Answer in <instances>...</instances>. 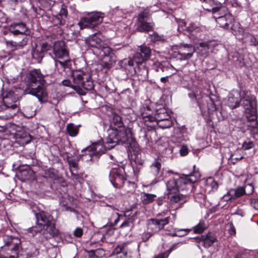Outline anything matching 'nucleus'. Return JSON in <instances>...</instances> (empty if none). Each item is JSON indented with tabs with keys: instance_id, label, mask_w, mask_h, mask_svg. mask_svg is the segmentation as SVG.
<instances>
[{
	"instance_id": "nucleus-28",
	"label": "nucleus",
	"mask_w": 258,
	"mask_h": 258,
	"mask_svg": "<svg viewBox=\"0 0 258 258\" xmlns=\"http://www.w3.org/2000/svg\"><path fill=\"white\" fill-rule=\"evenodd\" d=\"M203 245L205 247H209L217 241L215 236L211 233H208L205 235H202Z\"/></svg>"
},
{
	"instance_id": "nucleus-18",
	"label": "nucleus",
	"mask_w": 258,
	"mask_h": 258,
	"mask_svg": "<svg viewBox=\"0 0 258 258\" xmlns=\"http://www.w3.org/2000/svg\"><path fill=\"white\" fill-rule=\"evenodd\" d=\"M66 47L64 41H55L54 42L53 47V52L55 57L60 59L68 58L69 52Z\"/></svg>"
},
{
	"instance_id": "nucleus-20",
	"label": "nucleus",
	"mask_w": 258,
	"mask_h": 258,
	"mask_svg": "<svg viewBox=\"0 0 258 258\" xmlns=\"http://www.w3.org/2000/svg\"><path fill=\"white\" fill-rule=\"evenodd\" d=\"M151 49L146 46L142 45L139 51L135 54V60L137 64H141L148 59L151 56Z\"/></svg>"
},
{
	"instance_id": "nucleus-35",
	"label": "nucleus",
	"mask_w": 258,
	"mask_h": 258,
	"mask_svg": "<svg viewBox=\"0 0 258 258\" xmlns=\"http://www.w3.org/2000/svg\"><path fill=\"white\" fill-rule=\"evenodd\" d=\"M205 45H207L206 42H202L200 44L199 53L201 56H202L203 57H206L209 55V52L210 51H211V50L209 49L208 46Z\"/></svg>"
},
{
	"instance_id": "nucleus-4",
	"label": "nucleus",
	"mask_w": 258,
	"mask_h": 258,
	"mask_svg": "<svg viewBox=\"0 0 258 258\" xmlns=\"http://www.w3.org/2000/svg\"><path fill=\"white\" fill-rule=\"evenodd\" d=\"M200 177L199 172L191 173L185 177H180L178 179H171L168 181H174L175 187L179 191H182L185 196L191 191L194 187V183L197 182Z\"/></svg>"
},
{
	"instance_id": "nucleus-53",
	"label": "nucleus",
	"mask_w": 258,
	"mask_h": 258,
	"mask_svg": "<svg viewBox=\"0 0 258 258\" xmlns=\"http://www.w3.org/2000/svg\"><path fill=\"white\" fill-rule=\"evenodd\" d=\"M253 143L250 141H245L242 144V148L245 150H248L252 148L253 147Z\"/></svg>"
},
{
	"instance_id": "nucleus-12",
	"label": "nucleus",
	"mask_w": 258,
	"mask_h": 258,
	"mask_svg": "<svg viewBox=\"0 0 258 258\" xmlns=\"http://www.w3.org/2000/svg\"><path fill=\"white\" fill-rule=\"evenodd\" d=\"M142 116L144 121L147 123L148 121L153 122L156 121L157 122L164 120L170 119V116L165 108H160L157 109L154 116L151 115H147L143 112Z\"/></svg>"
},
{
	"instance_id": "nucleus-41",
	"label": "nucleus",
	"mask_w": 258,
	"mask_h": 258,
	"mask_svg": "<svg viewBox=\"0 0 258 258\" xmlns=\"http://www.w3.org/2000/svg\"><path fill=\"white\" fill-rule=\"evenodd\" d=\"M157 124L160 128H167L171 126L172 124V121L170 119L162 120L157 122Z\"/></svg>"
},
{
	"instance_id": "nucleus-42",
	"label": "nucleus",
	"mask_w": 258,
	"mask_h": 258,
	"mask_svg": "<svg viewBox=\"0 0 258 258\" xmlns=\"http://www.w3.org/2000/svg\"><path fill=\"white\" fill-rule=\"evenodd\" d=\"M52 22L54 25L59 26L64 25L66 21L63 18L59 17V16L56 15L52 17Z\"/></svg>"
},
{
	"instance_id": "nucleus-43",
	"label": "nucleus",
	"mask_w": 258,
	"mask_h": 258,
	"mask_svg": "<svg viewBox=\"0 0 258 258\" xmlns=\"http://www.w3.org/2000/svg\"><path fill=\"white\" fill-rule=\"evenodd\" d=\"M6 43L7 47L11 49L13 51L20 49L19 47L18 46V43L16 41H14L12 40H6Z\"/></svg>"
},
{
	"instance_id": "nucleus-60",
	"label": "nucleus",
	"mask_w": 258,
	"mask_h": 258,
	"mask_svg": "<svg viewBox=\"0 0 258 258\" xmlns=\"http://www.w3.org/2000/svg\"><path fill=\"white\" fill-rule=\"evenodd\" d=\"M62 84L63 86L70 87L73 88V80L71 81L69 80H64L62 81Z\"/></svg>"
},
{
	"instance_id": "nucleus-38",
	"label": "nucleus",
	"mask_w": 258,
	"mask_h": 258,
	"mask_svg": "<svg viewBox=\"0 0 258 258\" xmlns=\"http://www.w3.org/2000/svg\"><path fill=\"white\" fill-rule=\"evenodd\" d=\"M28 35H21L20 37V40L17 41L18 45V46L19 47L20 49H22L27 45L29 41Z\"/></svg>"
},
{
	"instance_id": "nucleus-14",
	"label": "nucleus",
	"mask_w": 258,
	"mask_h": 258,
	"mask_svg": "<svg viewBox=\"0 0 258 258\" xmlns=\"http://www.w3.org/2000/svg\"><path fill=\"white\" fill-rule=\"evenodd\" d=\"M104 147L101 143H94L82 150V152H84V154L82 155H89L91 158L90 160H92L94 157L98 158L104 153Z\"/></svg>"
},
{
	"instance_id": "nucleus-24",
	"label": "nucleus",
	"mask_w": 258,
	"mask_h": 258,
	"mask_svg": "<svg viewBox=\"0 0 258 258\" xmlns=\"http://www.w3.org/2000/svg\"><path fill=\"white\" fill-rule=\"evenodd\" d=\"M109 128L117 130L124 126L121 117L114 112L109 115Z\"/></svg>"
},
{
	"instance_id": "nucleus-52",
	"label": "nucleus",
	"mask_w": 258,
	"mask_h": 258,
	"mask_svg": "<svg viewBox=\"0 0 258 258\" xmlns=\"http://www.w3.org/2000/svg\"><path fill=\"white\" fill-rule=\"evenodd\" d=\"M244 189H245V191H246L245 194L249 195L253 192L254 187L252 184H247L245 185Z\"/></svg>"
},
{
	"instance_id": "nucleus-16",
	"label": "nucleus",
	"mask_w": 258,
	"mask_h": 258,
	"mask_svg": "<svg viewBox=\"0 0 258 258\" xmlns=\"http://www.w3.org/2000/svg\"><path fill=\"white\" fill-rule=\"evenodd\" d=\"M177 54L180 60L190 58L195 52V47L191 44H180L177 46Z\"/></svg>"
},
{
	"instance_id": "nucleus-56",
	"label": "nucleus",
	"mask_w": 258,
	"mask_h": 258,
	"mask_svg": "<svg viewBox=\"0 0 258 258\" xmlns=\"http://www.w3.org/2000/svg\"><path fill=\"white\" fill-rule=\"evenodd\" d=\"M64 60L63 61L58 60L57 63L60 64L64 69L68 67V63L70 62L69 57L68 56V58H65Z\"/></svg>"
},
{
	"instance_id": "nucleus-6",
	"label": "nucleus",
	"mask_w": 258,
	"mask_h": 258,
	"mask_svg": "<svg viewBox=\"0 0 258 258\" xmlns=\"http://www.w3.org/2000/svg\"><path fill=\"white\" fill-rule=\"evenodd\" d=\"M35 216L36 218L37 226L30 227L28 230V232L31 233L33 236L40 232L41 231V228L42 227L55 222L51 214L44 211H40L38 213H36Z\"/></svg>"
},
{
	"instance_id": "nucleus-48",
	"label": "nucleus",
	"mask_w": 258,
	"mask_h": 258,
	"mask_svg": "<svg viewBox=\"0 0 258 258\" xmlns=\"http://www.w3.org/2000/svg\"><path fill=\"white\" fill-rule=\"evenodd\" d=\"M135 220L133 219H126L119 226L120 228L132 227Z\"/></svg>"
},
{
	"instance_id": "nucleus-57",
	"label": "nucleus",
	"mask_w": 258,
	"mask_h": 258,
	"mask_svg": "<svg viewBox=\"0 0 258 258\" xmlns=\"http://www.w3.org/2000/svg\"><path fill=\"white\" fill-rule=\"evenodd\" d=\"M153 235L152 232H151L150 231H148L147 232H145L142 235V239L143 241H147L149 238L151 237V236Z\"/></svg>"
},
{
	"instance_id": "nucleus-61",
	"label": "nucleus",
	"mask_w": 258,
	"mask_h": 258,
	"mask_svg": "<svg viewBox=\"0 0 258 258\" xmlns=\"http://www.w3.org/2000/svg\"><path fill=\"white\" fill-rule=\"evenodd\" d=\"M175 230L178 232H179L180 234H185V235L187 234L190 231V229H189L176 228L175 229Z\"/></svg>"
},
{
	"instance_id": "nucleus-21",
	"label": "nucleus",
	"mask_w": 258,
	"mask_h": 258,
	"mask_svg": "<svg viewBox=\"0 0 258 258\" xmlns=\"http://www.w3.org/2000/svg\"><path fill=\"white\" fill-rule=\"evenodd\" d=\"M10 32L14 35H29L30 31L24 23L14 22L10 25Z\"/></svg>"
},
{
	"instance_id": "nucleus-40",
	"label": "nucleus",
	"mask_w": 258,
	"mask_h": 258,
	"mask_svg": "<svg viewBox=\"0 0 258 258\" xmlns=\"http://www.w3.org/2000/svg\"><path fill=\"white\" fill-rule=\"evenodd\" d=\"M137 214V211L135 210L134 209H131L129 210H126L123 216V217H126L127 219H133L134 220H135V217Z\"/></svg>"
},
{
	"instance_id": "nucleus-64",
	"label": "nucleus",
	"mask_w": 258,
	"mask_h": 258,
	"mask_svg": "<svg viewBox=\"0 0 258 258\" xmlns=\"http://www.w3.org/2000/svg\"><path fill=\"white\" fill-rule=\"evenodd\" d=\"M250 43L251 45L257 46L258 45V39L252 36L250 39Z\"/></svg>"
},
{
	"instance_id": "nucleus-32",
	"label": "nucleus",
	"mask_w": 258,
	"mask_h": 258,
	"mask_svg": "<svg viewBox=\"0 0 258 258\" xmlns=\"http://www.w3.org/2000/svg\"><path fill=\"white\" fill-rule=\"evenodd\" d=\"M148 230L150 231L151 232H152L153 234L158 232L161 230L158 226L157 224L156 223L154 218L151 219L149 220L148 224Z\"/></svg>"
},
{
	"instance_id": "nucleus-9",
	"label": "nucleus",
	"mask_w": 258,
	"mask_h": 258,
	"mask_svg": "<svg viewBox=\"0 0 258 258\" xmlns=\"http://www.w3.org/2000/svg\"><path fill=\"white\" fill-rule=\"evenodd\" d=\"M103 14L100 12H93L83 18L78 23L81 29L93 28L102 22Z\"/></svg>"
},
{
	"instance_id": "nucleus-7",
	"label": "nucleus",
	"mask_w": 258,
	"mask_h": 258,
	"mask_svg": "<svg viewBox=\"0 0 258 258\" xmlns=\"http://www.w3.org/2000/svg\"><path fill=\"white\" fill-rule=\"evenodd\" d=\"M246 92V95L242 97V106L244 109V113L248 120L254 121L257 118L256 102L254 99L250 97Z\"/></svg>"
},
{
	"instance_id": "nucleus-39",
	"label": "nucleus",
	"mask_w": 258,
	"mask_h": 258,
	"mask_svg": "<svg viewBox=\"0 0 258 258\" xmlns=\"http://www.w3.org/2000/svg\"><path fill=\"white\" fill-rule=\"evenodd\" d=\"M3 238L5 245L7 246L14 245V242H16L15 239H19L18 237H13L8 235H4Z\"/></svg>"
},
{
	"instance_id": "nucleus-51",
	"label": "nucleus",
	"mask_w": 258,
	"mask_h": 258,
	"mask_svg": "<svg viewBox=\"0 0 258 258\" xmlns=\"http://www.w3.org/2000/svg\"><path fill=\"white\" fill-rule=\"evenodd\" d=\"M208 183L210 184L213 191H216L218 188V184L217 182L212 178H210L208 180Z\"/></svg>"
},
{
	"instance_id": "nucleus-58",
	"label": "nucleus",
	"mask_w": 258,
	"mask_h": 258,
	"mask_svg": "<svg viewBox=\"0 0 258 258\" xmlns=\"http://www.w3.org/2000/svg\"><path fill=\"white\" fill-rule=\"evenodd\" d=\"M250 205L254 209L258 210V199H251L250 201Z\"/></svg>"
},
{
	"instance_id": "nucleus-17",
	"label": "nucleus",
	"mask_w": 258,
	"mask_h": 258,
	"mask_svg": "<svg viewBox=\"0 0 258 258\" xmlns=\"http://www.w3.org/2000/svg\"><path fill=\"white\" fill-rule=\"evenodd\" d=\"M85 42L88 47L98 50L102 47L104 42L103 36L100 33H96L89 36L85 38Z\"/></svg>"
},
{
	"instance_id": "nucleus-2",
	"label": "nucleus",
	"mask_w": 258,
	"mask_h": 258,
	"mask_svg": "<svg viewBox=\"0 0 258 258\" xmlns=\"http://www.w3.org/2000/svg\"><path fill=\"white\" fill-rule=\"evenodd\" d=\"M71 78L73 79V89L81 95L86 94L82 89L92 90L94 88V84L89 73L81 70L72 71Z\"/></svg>"
},
{
	"instance_id": "nucleus-44",
	"label": "nucleus",
	"mask_w": 258,
	"mask_h": 258,
	"mask_svg": "<svg viewBox=\"0 0 258 258\" xmlns=\"http://www.w3.org/2000/svg\"><path fill=\"white\" fill-rule=\"evenodd\" d=\"M205 225L204 222H200L197 225L194 227V231L195 233L200 234L205 229Z\"/></svg>"
},
{
	"instance_id": "nucleus-15",
	"label": "nucleus",
	"mask_w": 258,
	"mask_h": 258,
	"mask_svg": "<svg viewBox=\"0 0 258 258\" xmlns=\"http://www.w3.org/2000/svg\"><path fill=\"white\" fill-rule=\"evenodd\" d=\"M244 95H246L245 91H232L229 95L227 105L232 109L237 107L239 105L240 101H242V97Z\"/></svg>"
},
{
	"instance_id": "nucleus-10",
	"label": "nucleus",
	"mask_w": 258,
	"mask_h": 258,
	"mask_svg": "<svg viewBox=\"0 0 258 258\" xmlns=\"http://www.w3.org/2000/svg\"><path fill=\"white\" fill-rule=\"evenodd\" d=\"M109 178L112 184L116 187H122L126 180V175L123 167L112 168L109 174Z\"/></svg>"
},
{
	"instance_id": "nucleus-34",
	"label": "nucleus",
	"mask_w": 258,
	"mask_h": 258,
	"mask_svg": "<svg viewBox=\"0 0 258 258\" xmlns=\"http://www.w3.org/2000/svg\"><path fill=\"white\" fill-rule=\"evenodd\" d=\"M66 131L71 137H76L79 132L78 128L73 123H70L67 125Z\"/></svg>"
},
{
	"instance_id": "nucleus-22",
	"label": "nucleus",
	"mask_w": 258,
	"mask_h": 258,
	"mask_svg": "<svg viewBox=\"0 0 258 258\" xmlns=\"http://www.w3.org/2000/svg\"><path fill=\"white\" fill-rule=\"evenodd\" d=\"M42 235L45 239L47 240L58 235L59 231L56 228L55 222L41 228Z\"/></svg>"
},
{
	"instance_id": "nucleus-33",
	"label": "nucleus",
	"mask_w": 258,
	"mask_h": 258,
	"mask_svg": "<svg viewBox=\"0 0 258 258\" xmlns=\"http://www.w3.org/2000/svg\"><path fill=\"white\" fill-rule=\"evenodd\" d=\"M148 230L150 231L151 232H152L153 234L158 232L161 230L158 226L157 224L156 223L154 218L151 219L149 220L148 224Z\"/></svg>"
},
{
	"instance_id": "nucleus-1",
	"label": "nucleus",
	"mask_w": 258,
	"mask_h": 258,
	"mask_svg": "<svg viewBox=\"0 0 258 258\" xmlns=\"http://www.w3.org/2000/svg\"><path fill=\"white\" fill-rule=\"evenodd\" d=\"M44 76L39 69H33L27 74L25 79L26 93L36 97L40 102H46L48 93L43 86Z\"/></svg>"
},
{
	"instance_id": "nucleus-37",
	"label": "nucleus",
	"mask_w": 258,
	"mask_h": 258,
	"mask_svg": "<svg viewBox=\"0 0 258 258\" xmlns=\"http://www.w3.org/2000/svg\"><path fill=\"white\" fill-rule=\"evenodd\" d=\"M55 41H50L48 38L46 41L42 42L39 47L44 52H46L50 50L52 46H53L54 42Z\"/></svg>"
},
{
	"instance_id": "nucleus-13",
	"label": "nucleus",
	"mask_w": 258,
	"mask_h": 258,
	"mask_svg": "<svg viewBox=\"0 0 258 258\" xmlns=\"http://www.w3.org/2000/svg\"><path fill=\"white\" fill-rule=\"evenodd\" d=\"M217 16H215L214 18L216 19L217 23L220 27L228 29L231 27L230 26L233 21V18L231 14L227 12V10L224 12H218Z\"/></svg>"
},
{
	"instance_id": "nucleus-36",
	"label": "nucleus",
	"mask_w": 258,
	"mask_h": 258,
	"mask_svg": "<svg viewBox=\"0 0 258 258\" xmlns=\"http://www.w3.org/2000/svg\"><path fill=\"white\" fill-rule=\"evenodd\" d=\"M232 194L233 199H235L237 198H239L245 194H246V191H245V189H244L242 187H239L235 189H231L230 190V194Z\"/></svg>"
},
{
	"instance_id": "nucleus-50",
	"label": "nucleus",
	"mask_w": 258,
	"mask_h": 258,
	"mask_svg": "<svg viewBox=\"0 0 258 258\" xmlns=\"http://www.w3.org/2000/svg\"><path fill=\"white\" fill-rule=\"evenodd\" d=\"M150 39L153 42L164 41V39L163 37L159 35L156 33H154L152 35H150Z\"/></svg>"
},
{
	"instance_id": "nucleus-59",
	"label": "nucleus",
	"mask_w": 258,
	"mask_h": 258,
	"mask_svg": "<svg viewBox=\"0 0 258 258\" xmlns=\"http://www.w3.org/2000/svg\"><path fill=\"white\" fill-rule=\"evenodd\" d=\"M74 234L76 237H80L83 234V230L80 228H77L74 231Z\"/></svg>"
},
{
	"instance_id": "nucleus-47",
	"label": "nucleus",
	"mask_w": 258,
	"mask_h": 258,
	"mask_svg": "<svg viewBox=\"0 0 258 258\" xmlns=\"http://www.w3.org/2000/svg\"><path fill=\"white\" fill-rule=\"evenodd\" d=\"M125 245L124 244L117 245L113 250V253L118 254L121 253H126V252L124 249Z\"/></svg>"
},
{
	"instance_id": "nucleus-19",
	"label": "nucleus",
	"mask_w": 258,
	"mask_h": 258,
	"mask_svg": "<svg viewBox=\"0 0 258 258\" xmlns=\"http://www.w3.org/2000/svg\"><path fill=\"white\" fill-rule=\"evenodd\" d=\"M203 1L202 7L207 11L212 12L214 14H216L218 12L220 13L226 10L225 7H222L220 3L215 2L214 0H201Z\"/></svg>"
},
{
	"instance_id": "nucleus-27",
	"label": "nucleus",
	"mask_w": 258,
	"mask_h": 258,
	"mask_svg": "<svg viewBox=\"0 0 258 258\" xmlns=\"http://www.w3.org/2000/svg\"><path fill=\"white\" fill-rule=\"evenodd\" d=\"M153 28V23L141 20L138 21L136 30L139 32H148L151 31Z\"/></svg>"
},
{
	"instance_id": "nucleus-54",
	"label": "nucleus",
	"mask_w": 258,
	"mask_h": 258,
	"mask_svg": "<svg viewBox=\"0 0 258 258\" xmlns=\"http://www.w3.org/2000/svg\"><path fill=\"white\" fill-rule=\"evenodd\" d=\"M207 44L206 46L209 48L211 51H213V48L218 45V43L215 41H210L208 42H205Z\"/></svg>"
},
{
	"instance_id": "nucleus-55",
	"label": "nucleus",
	"mask_w": 258,
	"mask_h": 258,
	"mask_svg": "<svg viewBox=\"0 0 258 258\" xmlns=\"http://www.w3.org/2000/svg\"><path fill=\"white\" fill-rule=\"evenodd\" d=\"M179 153L182 156L187 155L188 153L187 147L185 145L182 146L179 150Z\"/></svg>"
},
{
	"instance_id": "nucleus-49",
	"label": "nucleus",
	"mask_w": 258,
	"mask_h": 258,
	"mask_svg": "<svg viewBox=\"0 0 258 258\" xmlns=\"http://www.w3.org/2000/svg\"><path fill=\"white\" fill-rule=\"evenodd\" d=\"M68 15V11L66 9V7L64 5H62V7L60 10V11L57 15L59 17H61V18H63L64 20H66Z\"/></svg>"
},
{
	"instance_id": "nucleus-46",
	"label": "nucleus",
	"mask_w": 258,
	"mask_h": 258,
	"mask_svg": "<svg viewBox=\"0 0 258 258\" xmlns=\"http://www.w3.org/2000/svg\"><path fill=\"white\" fill-rule=\"evenodd\" d=\"M186 30L190 32H199L200 31L201 29L196 24L190 23L188 26L186 27Z\"/></svg>"
},
{
	"instance_id": "nucleus-23",
	"label": "nucleus",
	"mask_w": 258,
	"mask_h": 258,
	"mask_svg": "<svg viewBox=\"0 0 258 258\" xmlns=\"http://www.w3.org/2000/svg\"><path fill=\"white\" fill-rule=\"evenodd\" d=\"M13 247L6 250L5 254L2 256V258H18L21 241L20 239H15Z\"/></svg>"
},
{
	"instance_id": "nucleus-26",
	"label": "nucleus",
	"mask_w": 258,
	"mask_h": 258,
	"mask_svg": "<svg viewBox=\"0 0 258 258\" xmlns=\"http://www.w3.org/2000/svg\"><path fill=\"white\" fill-rule=\"evenodd\" d=\"M161 168V160L155 159L150 166L149 174L153 177H157L160 173Z\"/></svg>"
},
{
	"instance_id": "nucleus-29",
	"label": "nucleus",
	"mask_w": 258,
	"mask_h": 258,
	"mask_svg": "<svg viewBox=\"0 0 258 258\" xmlns=\"http://www.w3.org/2000/svg\"><path fill=\"white\" fill-rule=\"evenodd\" d=\"M161 215V214L157 215V217L154 218L155 220L156 223L157 224L158 226L161 230L164 229L165 226L169 224L170 221V217H166L163 219L160 218L159 217Z\"/></svg>"
},
{
	"instance_id": "nucleus-25",
	"label": "nucleus",
	"mask_w": 258,
	"mask_h": 258,
	"mask_svg": "<svg viewBox=\"0 0 258 258\" xmlns=\"http://www.w3.org/2000/svg\"><path fill=\"white\" fill-rule=\"evenodd\" d=\"M67 160L69 165L70 170L72 175L74 177V178L78 179L79 177L78 174V160L73 158L72 156H70L69 155L67 156Z\"/></svg>"
},
{
	"instance_id": "nucleus-8",
	"label": "nucleus",
	"mask_w": 258,
	"mask_h": 258,
	"mask_svg": "<svg viewBox=\"0 0 258 258\" xmlns=\"http://www.w3.org/2000/svg\"><path fill=\"white\" fill-rule=\"evenodd\" d=\"M174 181H167L166 183L167 196L171 204L184 203L186 202V197L175 187Z\"/></svg>"
},
{
	"instance_id": "nucleus-11",
	"label": "nucleus",
	"mask_w": 258,
	"mask_h": 258,
	"mask_svg": "<svg viewBox=\"0 0 258 258\" xmlns=\"http://www.w3.org/2000/svg\"><path fill=\"white\" fill-rule=\"evenodd\" d=\"M98 50H101L103 53L101 65L104 69H109L112 67V64L116 61L114 51L104 43L102 47H101Z\"/></svg>"
},
{
	"instance_id": "nucleus-3",
	"label": "nucleus",
	"mask_w": 258,
	"mask_h": 258,
	"mask_svg": "<svg viewBox=\"0 0 258 258\" xmlns=\"http://www.w3.org/2000/svg\"><path fill=\"white\" fill-rule=\"evenodd\" d=\"M108 136L106 139V144L110 148L114 147L119 143L126 142L131 137V130L124 126L117 130L109 128L107 130Z\"/></svg>"
},
{
	"instance_id": "nucleus-31",
	"label": "nucleus",
	"mask_w": 258,
	"mask_h": 258,
	"mask_svg": "<svg viewBox=\"0 0 258 258\" xmlns=\"http://www.w3.org/2000/svg\"><path fill=\"white\" fill-rule=\"evenodd\" d=\"M156 197L155 195L142 192L141 199L143 204L147 205L152 203Z\"/></svg>"
},
{
	"instance_id": "nucleus-63",
	"label": "nucleus",
	"mask_w": 258,
	"mask_h": 258,
	"mask_svg": "<svg viewBox=\"0 0 258 258\" xmlns=\"http://www.w3.org/2000/svg\"><path fill=\"white\" fill-rule=\"evenodd\" d=\"M51 170H52L50 169L48 170L47 172H46V177H49L50 178H54L55 177V174L53 172H52Z\"/></svg>"
},
{
	"instance_id": "nucleus-62",
	"label": "nucleus",
	"mask_w": 258,
	"mask_h": 258,
	"mask_svg": "<svg viewBox=\"0 0 258 258\" xmlns=\"http://www.w3.org/2000/svg\"><path fill=\"white\" fill-rule=\"evenodd\" d=\"M223 198L224 201H228L230 200L233 199V197L232 194H231V193L230 194V190H229L227 192V193L226 195H225L223 197Z\"/></svg>"
},
{
	"instance_id": "nucleus-45",
	"label": "nucleus",
	"mask_w": 258,
	"mask_h": 258,
	"mask_svg": "<svg viewBox=\"0 0 258 258\" xmlns=\"http://www.w3.org/2000/svg\"><path fill=\"white\" fill-rule=\"evenodd\" d=\"M150 15V14L148 10H145L139 14L138 17V21H147Z\"/></svg>"
},
{
	"instance_id": "nucleus-5",
	"label": "nucleus",
	"mask_w": 258,
	"mask_h": 258,
	"mask_svg": "<svg viewBox=\"0 0 258 258\" xmlns=\"http://www.w3.org/2000/svg\"><path fill=\"white\" fill-rule=\"evenodd\" d=\"M3 102L4 109L9 112L8 117H12L15 115L19 110L18 96L11 91L6 92L4 94Z\"/></svg>"
},
{
	"instance_id": "nucleus-30",
	"label": "nucleus",
	"mask_w": 258,
	"mask_h": 258,
	"mask_svg": "<svg viewBox=\"0 0 258 258\" xmlns=\"http://www.w3.org/2000/svg\"><path fill=\"white\" fill-rule=\"evenodd\" d=\"M44 52L38 46H36L35 48H33L32 50V57L36 59L37 62H40L43 57Z\"/></svg>"
}]
</instances>
